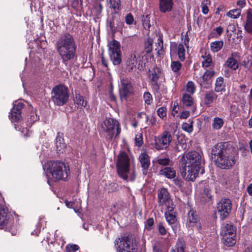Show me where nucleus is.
Segmentation results:
<instances>
[{"label":"nucleus","instance_id":"f257e3e1","mask_svg":"<svg viewBox=\"0 0 252 252\" xmlns=\"http://www.w3.org/2000/svg\"><path fill=\"white\" fill-rule=\"evenodd\" d=\"M203 160L201 155L193 151L184 155L180 159V171L182 176L186 181H194L201 169Z\"/></svg>","mask_w":252,"mask_h":252},{"label":"nucleus","instance_id":"f03ea898","mask_svg":"<svg viewBox=\"0 0 252 252\" xmlns=\"http://www.w3.org/2000/svg\"><path fill=\"white\" fill-rule=\"evenodd\" d=\"M211 154L217 165L221 169H229L235 163L234 148L228 142L216 144L212 148Z\"/></svg>","mask_w":252,"mask_h":252},{"label":"nucleus","instance_id":"7ed1b4c3","mask_svg":"<svg viewBox=\"0 0 252 252\" xmlns=\"http://www.w3.org/2000/svg\"><path fill=\"white\" fill-rule=\"evenodd\" d=\"M56 48L63 63L65 65L74 60L76 47L73 36L69 33L63 34L58 40Z\"/></svg>","mask_w":252,"mask_h":252},{"label":"nucleus","instance_id":"20e7f679","mask_svg":"<svg viewBox=\"0 0 252 252\" xmlns=\"http://www.w3.org/2000/svg\"><path fill=\"white\" fill-rule=\"evenodd\" d=\"M46 173L49 180L56 182L65 180L70 173L69 166L59 161H49L44 165Z\"/></svg>","mask_w":252,"mask_h":252},{"label":"nucleus","instance_id":"39448f33","mask_svg":"<svg viewBox=\"0 0 252 252\" xmlns=\"http://www.w3.org/2000/svg\"><path fill=\"white\" fill-rule=\"evenodd\" d=\"M129 158L125 152H121L117 162V172L119 176L125 180L133 181L135 179L134 172L129 173Z\"/></svg>","mask_w":252,"mask_h":252},{"label":"nucleus","instance_id":"423d86ee","mask_svg":"<svg viewBox=\"0 0 252 252\" xmlns=\"http://www.w3.org/2000/svg\"><path fill=\"white\" fill-rule=\"evenodd\" d=\"M101 130L107 134L106 138L109 140L114 136L117 137L121 131L118 121L112 118L105 119L101 124Z\"/></svg>","mask_w":252,"mask_h":252},{"label":"nucleus","instance_id":"0eeeda50","mask_svg":"<svg viewBox=\"0 0 252 252\" xmlns=\"http://www.w3.org/2000/svg\"><path fill=\"white\" fill-rule=\"evenodd\" d=\"M51 95L52 100L58 106L63 105L69 99L68 88L63 85L55 86L52 91Z\"/></svg>","mask_w":252,"mask_h":252},{"label":"nucleus","instance_id":"6e6552de","mask_svg":"<svg viewBox=\"0 0 252 252\" xmlns=\"http://www.w3.org/2000/svg\"><path fill=\"white\" fill-rule=\"evenodd\" d=\"M114 244L117 252H138L137 245L128 237L117 238Z\"/></svg>","mask_w":252,"mask_h":252},{"label":"nucleus","instance_id":"1a4fd4ad","mask_svg":"<svg viewBox=\"0 0 252 252\" xmlns=\"http://www.w3.org/2000/svg\"><path fill=\"white\" fill-rule=\"evenodd\" d=\"M172 139L170 132L164 131L160 135L154 137V147L158 150L166 149L171 143Z\"/></svg>","mask_w":252,"mask_h":252},{"label":"nucleus","instance_id":"9d476101","mask_svg":"<svg viewBox=\"0 0 252 252\" xmlns=\"http://www.w3.org/2000/svg\"><path fill=\"white\" fill-rule=\"evenodd\" d=\"M119 88L120 97L122 101H127L134 94L133 87L128 78H121Z\"/></svg>","mask_w":252,"mask_h":252},{"label":"nucleus","instance_id":"9b49d317","mask_svg":"<svg viewBox=\"0 0 252 252\" xmlns=\"http://www.w3.org/2000/svg\"><path fill=\"white\" fill-rule=\"evenodd\" d=\"M108 47L109 55L114 65L120 64L122 58L119 42L113 40L108 43Z\"/></svg>","mask_w":252,"mask_h":252},{"label":"nucleus","instance_id":"f8f14e48","mask_svg":"<svg viewBox=\"0 0 252 252\" xmlns=\"http://www.w3.org/2000/svg\"><path fill=\"white\" fill-rule=\"evenodd\" d=\"M158 199L159 206H165L166 210L171 211L174 210V205L169 196V193L165 188H161L158 191Z\"/></svg>","mask_w":252,"mask_h":252},{"label":"nucleus","instance_id":"ddd939ff","mask_svg":"<svg viewBox=\"0 0 252 252\" xmlns=\"http://www.w3.org/2000/svg\"><path fill=\"white\" fill-rule=\"evenodd\" d=\"M232 208L231 201L228 198H222L217 205V210L221 220H224L228 216Z\"/></svg>","mask_w":252,"mask_h":252},{"label":"nucleus","instance_id":"4468645a","mask_svg":"<svg viewBox=\"0 0 252 252\" xmlns=\"http://www.w3.org/2000/svg\"><path fill=\"white\" fill-rule=\"evenodd\" d=\"M161 73V69L158 67L152 68L149 70L148 77L150 84L153 90L156 92H158L160 88L158 80Z\"/></svg>","mask_w":252,"mask_h":252},{"label":"nucleus","instance_id":"2eb2a0df","mask_svg":"<svg viewBox=\"0 0 252 252\" xmlns=\"http://www.w3.org/2000/svg\"><path fill=\"white\" fill-rule=\"evenodd\" d=\"M24 104L22 102H16L11 110L9 116L12 121H17L21 118V110L24 107Z\"/></svg>","mask_w":252,"mask_h":252},{"label":"nucleus","instance_id":"dca6fc26","mask_svg":"<svg viewBox=\"0 0 252 252\" xmlns=\"http://www.w3.org/2000/svg\"><path fill=\"white\" fill-rule=\"evenodd\" d=\"M140 58V55L136 51L132 52L129 55L127 62V69L129 71L136 69L138 60Z\"/></svg>","mask_w":252,"mask_h":252},{"label":"nucleus","instance_id":"f3484780","mask_svg":"<svg viewBox=\"0 0 252 252\" xmlns=\"http://www.w3.org/2000/svg\"><path fill=\"white\" fill-rule=\"evenodd\" d=\"M213 70H207L203 74L202 79L198 80V83L201 86L205 88H208L211 84V78L214 75Z\"/></svg>","mask_w":252,"mask_h":252},{"label":"nucleus","instance_id":"a211bd4d","mask_svg":"<svg viewBox=\"0 0 252 252\" xmlns=\"http://www.w3.org/2000/svg\"><path fill=\"white\" fill-rule=\"evenodd\" d=\"M177 49L179 59L183 61L185 59V49L184 45L182 44L177 45L176 43H172L170 46V53H175Z\"/></svg>","mask_w":252,"mask_h":252},{"label":"nucleus","instance_id":"6ab92c4d","mask_svg":"<svg viewBox=\"0 0 252 252\" xmlns=\"http://www.w3.org/2000/svg\"><path fill=\"white\" fill-rule=\"evenodd\" d=\"M238 56V53L232 52L230 56L226 60L225 65L232 70H236L238 68L239 63L238 61L235 58Z\"/></svg>","mask_w":252,"mask_h":252},{"label":"nucleus","instance_id":"aec40b11","mask_svg":"<svg viewBox=\"0 0 252 252\" xmlns=\"http://www.w3.org/2000/svg\"><path fill=\"white\" fill-rule=\"evenodd\" d=\"M9 220L8 210L0 204V229H2Z\"/></svg>","mask_w":252,"mask_h":252},{"label":"nucleus","instance_id":"412c9836","mask_svg":"<svg viewBox=\"0 0 252 252\" xmlns=\"http://www.w3.org/2000/svg\"><path fill=\"white\" fill-rule=\"evenodd\" d=\"M245 31L252 34V9L249 8L246 12V20L244 25Z\"/></svg>","mask_w":252,"mask_h":252},{"label":"nucleus","instance_id":"4be33fe9","mask_svg":"<svg viewBox=\"0 0 252 252\" xmlns=\"http://www.w3.org/2000/svg\"><path fill=\"white\" fill-rule=\"evenodd\" d=\"M173 5L172 0H159V10L162 13L170 11L172 9Z\"/></svg>","mask_w":252,"mask_h":252},{"label":"nucleus","instance_id":"5701e85b","mask_svg":"<svg viewBox=\"0 0 252 252\" xmlns=\"http://www.w3.org/2000/svg\"><path fill=\"white\" fill-rule=\"evenodd\" d=\"M202 201H204L208 205H210L213 202V196L211 194L210 188L208 186L204 187L202 191Z\"/></svg>","mask_w":252,"mask_h":252},{"label":"nucleus","instance_id":"b1692460","mask_svg":"<svg viewBox=\"0 0 252 252\" xmlns=\"http://www.w3.org/2000/svg\"><path fill=\"white\" fill-rule=\"evenodd\" d=\"M221 235L222 236L228 235L236 236L235 229L233 225L229 223L223 224L221 228Z\"/></svg>","mask_w":252,"mask_h":252},{"label":"nucleus","instance_id":"393cba45","mask_svg":"<svg viewBox=\"0 0 252 252\" xmlns=\"http://www.w3.org/2000/svg\"><path fill=\"white\" fill-rule=\"evenodd\" d=\"M139 160L141 164V166L144 170H146L149 168L150 164V161L148 155L145 153H142L139 157ZM144 171L143 173L145 174Z\"/></svg>","mask_w":252,"mask_h":252},{"label":"nucleus","instance_id":"a878e982","mask_svg":"<svg viewBox=\"0 0 252 252\" xmlns=\"http://www.w3.org/2000/svg\"><path fill=\"white\" fill-rule=\"evenodd\" d=\"M217 95L214 91H207L204 95V103L207 105H210L217 98Z\"/></svg>","mask_w":252,"mask_h":252},{"label":"nucleus","instance_id":"bb28decb","mask_svg":"<svg viewBox=\"0 0 252 252\" xmlns=\"http://www.w3.org/2000/svg\"><path fill=\"white\" fill-rule=\"evenodd\" d=\"M160 174L169 179L174 178L176 176L175 171L171 167H165L161 170L160 171Z\"/></svg>","mask_w":252,"mask_h":252},{"label":"nucleus","instance_id":"cd10ccee","mask_svg":"<svg viewBox=\"0 0 252 252\" xmlns=\"http://www.w3.org/2000/svg\"><path fill=\"white\" fill-rule=\"evenodd\" d=\"M107 5L114 12H117L121 5V0H107Z\"/></svg>","mask_w":252,"mask_h":252},{"label":"nucleus","instance_id":"c85d7f7f","mask_svg":"<svg viewBox=\"0 0 252 252\" xmlns=\"http://www.w3.org/2000/svg\"><path fill=\"white\" fill-rule=\"evenodd\" d=\"M235 236H233L232 235L222 236L223 243L228 247L233 246L236 243Z\"/></svg>","mask_w":252,"mask_h":252},{"label":"nucleus","instance_id":"c756f323","mask_svg":"<svg viewBox=\"0 0 252 252\" xmlns=\"http://www.w3.org/2000/svg\"><path fill=\"white\" fill-rule=\"evenodd\" d=\"M182 63L178 61H172L170 64L171 70L176 75L180 74V70L182 68Z\"/></svg>","mask_w":252,"mask_h":252},{"label":"nucleus","instance_id":"7c9ffc66","mask_svg":"<svg viewBox=\"0 0 252 252\" xmlns=\"http://www.w3.org/2000/svg\"><path fill=\"white\" fill-rule=\"evenodd\" d=\"M173 212V211H170L166 210L164 214L166 221L170 224H174L177 220L176 217Z\"/></svg>","mask_w":252,"mask_h":252},{"label":"nucleus","instance_id":"2f4dec72","mask_svg":"<svg viewBox=\"0 0 252 252\" xmlns=\"http://www.w3.org/2000/svg\"><path fill=\"white\" fill-rule=\"evenodd\" d=\"M223 46V42L222 40L216 41L210 44L211 50L213 52H217L220 51Z\"/></svg>","mask_w":252,"mask_h":252},{"label":"nucleus","instance_id":"473e14b6","mask_svg":"<svg viewBox=\"0 0 252 252\" xmlns=\"http://www.w3.org/2000/svg\"><path fill=\"white\" fill-rule=\"evenodd\" d=\"M56 145L57 150L61 153H63L66 147L65 144L63 142V139L58 136L56 138Z\"/></svg>","mask_w":252,"mask_h":252},{"label":"nucleus","instance_id":"72a5a7b5","mask_svg":"<svg viewBox=\"0 0 252 252\" xmlns=\"http://www.w3.org/2000/svg\"><path fill=\"white\" fill-rule=\"evenodd\" d=\"M74 101L77 104L78 107H85L87 106V102L84 100L83 97L79 94L75 95Z\"/></svg>","mask_w":252,"mask_h":252},{"label":"nucleus","instance_id":"f704fd0d","mask_svg":"<svg viewBox=\"0 0 252 252\" xmlns=\"http://www.w3.org/2000/svg\"><path fill=\"white\" fill-rule=\"evenodd\" d=\"M202 57L204 59L202 62L203 67H208L210 66L212 63V59L209 54L205 52L203 55H202Z\"/></svg>","mask_w":252,"mask_h":252},{"label":"nucleus","instance_id":"c9c22d12","mask_svg":"<svg viewBox=\"0 0 252 252\" xmlns=\"http://www.w3.org/2000/svg\"><path fill=\"white\" fill-rule=\"evenodd\" d=\"M199 217L196 212L193 210H190L188 213V220L189 223H194L199 220Z\"/></svg>","mask_w":252,"mask_h":252},{"label":"nucleus","instance_id":"e433bc0d","mask_svg":"<svg viewBox=\"0 0 252 252\" xmlns=\"http://www.w3.org/2000/svg\"><path fill=\"white\" fill-rule=\"evenodd\" d=\"M224 87L223 78L221 77L217 78L215 84V91L218 92H221L223 90Z\"/></svg>","mask_w":252,"mask_h":252},{"label":"nucleus","instance_id":"4c0bfd02","mask_svg":"<svg viewBox=\"0 0 252 252\" xmlns=\"http://www.w3.org/2000/svg\"><path fill=\"white\" fill-rule=\"evenodd\" d=\"M182 100L184 105L186 106H191L193 104V98L189 94H184Z\"/></svg>","mask_w":252,"mask_h":252},{"label":"nucleus","instance_id":"58836bf2","mask_svg":"<svg viewBox=\"0 0 252 252\" xmlns=\"http://www.w3.org/2000/svg\"><path fill=\"white\" fill-rule=\"evenodd\" d=\"M223 123V121L222 119L216 117L213 120L212 126L215 129H220L222 126Z\"/></svg>","mask_w":252,"mask_h":252},{"label":"nucleus","instance_id":"ea45409f","mask_svg":"<svg viewBox=\"0 0 252 252\" xmlns=\"http://www.w3.org/2000/svg\"><path fill=\"white\" fill-rule=\"evenodd\" d=\"M241 15V9L240 8L234 9L228 11L226 15L231 18L236 19Z\"/></svg>","mask_w":252,"mask_h":252},{"label":"nucleus","instance_id":"a19ab883","mask_svg":"<svg viewBox=\"0 0 252 252\" xmlns=\"http://www.w3.org/2000/svg\"><path fill=\"white\" fill-rule=\"evenodd\" d=\"M252 63V57L251 56H247L242 61L241 65L246 68L250 69V66H251Z\"/></svg>","mask_w":252,"mask_h":252},{"label":"nucleus","instance_id":"79ce46f5","mask_svg":"<svg viewBox=\"0 0 252 252\" xmlns=\"http://www.w3.org/2000/svg\"><path fill=\"white\" fill-rule=\"evenodd\" d=\"M152 38L149 37L145 42V49L147 53H150L152 50V46L153 43Z\"/></svg>","mask_w":252,"mask_h":252},{"label":"nucleus","instance_id":"37998d69","mask_svg":"<svg viewBox=\"0 0 252 252\" xmlns=\"http://www.w3.org/2000/svg\"><path fill=\"white\" fill-rule=\"evenodd\" d=\"M156 161L159 165L163 166L168 165L170 163V160L168 157L162 158L161 157H158Z\"/></svg>","mask_w":252,"mask_h":252},{"label":"nucleus","instance_id":"c03bdc74","mask_svg":"<svg viewBox=\"0 0 252 252\" xmlns=\"http://www.w3.org/2000/svg\"><path fill=\"white\" fill-rule=\"evenodd\" d=\"M163 245L162 243L159 241H155L153 246L154 252H163Z\"/></svg>","mask_w":252,"mask_h":252},{"label":"nucleus","instance_id":"a18cd8bd","mask_svg":"<svg viewBox=\"0 0 252 252\" xmlns=\"http://www.w3.org/2000/svg\"><path fill=\"white\" fill-rule=\"evenodd\" d=\"M156 48L155 50L157 51L158 54L161 53L163 48V41L160 36L158 37L157 41L156 42Z\"/></svg>","mask_w":252,"mask_h":252},{"label":"nucleus","instance_id":"49530a36","mask_svg":"<svg viewBox=\"0 0 252 252\" xmlns=\"http://www.w3.org/2000/svg\"><path fill=\"white\" fill-rule=\"evenodd\" d=\"M187 147V145L184 139H181V142H178L176 144L175 149L177 151H181L182 150H185Z\"/></svg>","mask_w":252,"mask_h":252},{"label":"nucleus","instance_id":"de8ad7c7","mask_svg":"<svg viewBox=\"0 0 252 252\" xmlns=\"http://www.w3.org/2000/svg\"><path fill=\"white\" fill-rule=\"evenodd\" d=\"M185 242L182 239H179L176 243L177 252H185Z\"/></svg>","mask_w":252,"mask_h":252},{"label":"nucleus","instance_id":"09e8293b","mask_svg":"<svg viewBox=\"0 0 252 252\" xmlns=\"http://www.w3.org/2000/svg\"><path fill=\"white\" fill-rule=\"evenodd\" d=\"M145 103L147 105H150L153 102V97L149 92H145L143 95Z\"/></svg>","mask_w":252,"mask_h":252},{"label":"nucleus","instance_id":"8fccbe9b","mask_svg":"<svg viewBox=\"0 0 252 252\" xmlns=\"http://www.w3.org/2000/svg\"><path fill=\"white\" fill-rule=\"evenodd\" d=\"M142 24L144 28L149 30L150 27V17L148 15L143 16L142 18Z\"/></svg>","mask_w":252,"mask_h":252},{"label":"nucleus","instance_id":"3c124183","mask_svg":"<svg viewBox=\"0 0 252 252\" xmlns=\"http://www.w3.org/2000/svg\"><path fill=\"white\" fill-rule=\"evenodd\" d=\"M187 91L193 94L195 91V86L194 83L192 81H189L186 85Z\"/></svg>","mask_w":252,"mask_h":252},{"label":"nucleus","instance_id":"603ef678","mask_svg":"<svg viewBox=\"0 0 252 252\" xmlns=\"http://www.w3.org/2000/svg\"><path fill=\"white\" fill-rule=\"evenodd\" d=\"M166 110L164 107H160L157 110V114L160 118H163L166 116Z\"/></svg>","mask_w":252,"mask_h":252},{"label":"nucleus","instance_id":"864d4df0","mask_svg":"<svg viewBox=\"0 0 252 252\" xmlns=\"http://www.w3.org/2000/svg\"><path fill=\"white\" fill-rule=\"evenodd\" d=\"M79 248L77 245H68L66 246L65 249L66 252H76Z\"/></svg>","mask_w":252,"mask_h":252},{"label":"nucleus","instance_id":"5fc2aeb1","mask_svg":"<svg viewBox=\"0 0 252 252\" xmlns=\"http://www.w3.org/2000/svg\"><path fill=\"white\" fill-rule=\"evenodd\" d=\"M182 128L184 130H185L188 132H192V131L193 130L192 122H191L190 123H184L182 125Z\"/></svg>","mask_w":252,"mask_h":252},{"label":"nucleus","instance_id":"6e6d98bb","mask_svg":"<svg viewBox=\"0 0 252 252\" xmlns=\"http://www.w3.org/2000/svg\"><path fill=\"white\" fill-rule=\"evenodd\" d=\"M158 232L161 235H165L166 234V230L163 226V222H159L158 225Z\"/></svg>","mask_w":252,"mask_h":252},{"label":"nucleus","instance_id":"4d7b16f0","mask_svg":"<svg viewBox=\"0 0 252 252\" xmlns=\"http://www.w3.org/2000/svg\"><path fill=\"white\" fill-rule=\"evenodd\" d=\"M135 142L138 147L141 146L143 144V138L141 134H137L135 138Z\"/></svg>","mask_w":252,"mask_h":252},{"label":"nucleus","instance_id":"13d9d810","mask_svg":"<svg viewBox=\"0 0 252 252\" xmlns=\"http://www.w3.org/2000/svg\"><path fill=\"white\" fill-rule=\"evenodd\" d=\"M154 224V220L153 218H151L147 220L146 227L148 230H151L152 229L153 226Z\"/></svg>","mask_w":252,"mask_h":252},{"label":"nucleus","instance_id":"bf43d9fd","mask_svg":"<svg viewBox=\"0 0 252 252\" xmlns=\"http://www.w3.org/2000/svg\"><path fill=\"white\" fill-rule=\"evenodd\" d=\"M126 22L128 25H131L134 21L133 16L131 14H128L126 16Z\"/></svg>","mask_w":252,"mask_h":252},{"label":"nucleus","instance_id":"052dcab7","mask_svg":"<svg viewBox=\"0 0 252 252\" xmlns=\"http://www.w3.org/2000/svg\"><path fill=\"white\" fill-rule=\"evenodd\" d=\"M246 0H239L237 2V5L239 7V8L240 9L245 7L246 5Z\"/></svg>","mask_w":252,"mask_h":252},{"label":"nucleus","instance_id":"680f3d73","mask_svg":"<svg viewBox=\"0 0 252 252\" xmlns=\"http://www.w3.org/2000/svg\"><path fill=\"white\" fill-rule=\"evenodd\" d=\"M95 9L100 13L103 9V6L100 3H96L95 5Z\"/></svg>","mask_w":252,"mask_h":252},{"label":"nucleus","instance_id":"e2e57ef3","mask_svg":"<svg viewBox=\"0 0 252 252\" xmlns=\"http://www.w3.org/2000/svg\"><path fill=\"white\" fill-rule=\"evenodd\" d=\"M202 12L204 14H207L208 13L209 9L208 6L203 2L201 4Z\"/></svg>","mask_w":252,"mask_h":252},{"label":"nucleus","instance_id":"0e129e2a","mask_svg":"<svg viewBox=\"0 0 252 252\" xmlns=\"http://www.w3.org/2000/svg\"><path fill=\"white\" fill-rule=\"evenodd\" d=\"M189 114L190 113L189 111H184L181 114L180 117L181 119H186L189 116Z\"/></svg>","mask_w":252,"mask_h":252},{"label":"nucleus","instance_id":"69168bd1","mask_svg":"<svg viewBox=\"0 0 252 252\" xmlns=\"http://www.w3.org/2000/svg\"><path fill=\"white\" fill-rule=\"evenodd\" d=\"M109 27L110 30L112 32L115 31L116 30V27L115 26L114 20L111 21L109 23Z\"/></svg>","mask_w":252,"mask_h":252},{"label":"nucleus","instance_id":"338daca9","mask_svg":"<svg viewBox=\"0 0 252 252\" xmlns=\"http://www.w3.org/2000/svg\"><path fill=\"white\" fill-rule=\"evenodd\" d=\"M101 63L104 66L108 68V61L104 58L103 56L101 57Z\"/></svg>","mask_w":252,"mask_h":252},{"label":"nucleus","instance_id":"774afa93","mask_svg":"<svg viewBox=\"0 0 252 252\" xmlns=\"http://www.w3.org/2000/svg\"><path fill=\"white\" fill-rule=\"evenodd\" d=\"M247 190L249 194L252 196V184H251L248 186Z\"/></svg>","mask_w":252,"mask_h":252}]
</instances>
